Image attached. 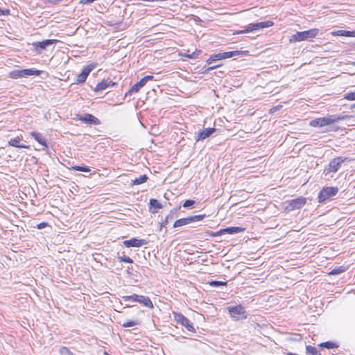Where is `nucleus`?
I'll return each mask as SVG.
<instances>
[{"instance_id": "obj_2", "label": "nucleus", "mask_w": 355, "mask_h": 355, "mask_svg": "<svg viewBox=\"0 0 355 355\" xmlns=\"http://www.w3.org/2000/svg\"><path fill=\"white\" fill-rule=\"evenodd\" d=\"M319 33L318 28H312L308 31L297 32L291 35L290 42H296L304 40H309L315 37Z\"/></svg>"}, {"instance_id": "obj_12", "label": "nucleus", "mask_w": 355, "mask_h": 355, "mask_svg": "<svg viewBox=\"0 0 355 355\" xmlns=\"http://www.w3.org/2000/svg\"><path fill=\"white\" fill-rule=\"evenodd\" d=\"M148 243L147 241L145 239H138L136 238H132L130 240H125L123 242V245H125L127 248L130 247H137L139 248L142 245H146Z\"/></svg>"}, {"instance_id": "obj_21", "label": "nucleus", "mask_w": 355, "mask_h": 355, "mask_svg": "<svg viewBox=\"0 0 355 355\" xmlns=\"http://www.w3.org/2000/svg\"><path fill=\"white\" fill-rule=\"evenodd\" d=\"M145 85H146V83H144V80H142V78H141L139 82H137V83H135L130 87L129 91L126 93V95L138 92L139 91V89L141 88H142Z\"/></svg>"}, {"instance_id": "obj_26", "label": "nucleus", "mask_w": 355, "mask_h": 355, "mask_svg": "<svg viewBox=\"0 0 355 355\" xmlns=\"http://www.w3.org/2000/svg\"><path fill=\"white\" fill-rule=\"evenodd\" d=\"M306 353L309 355H322L321 353L317 349L316 347L311 345L306 346Z\"/></svg>"}, {"instance_id": "obj_19", "label": "nucleus", "mask_w": 355, "mask_h": 355, "mask_svg": "<svg viewBox=\"0 0 355 355\" xmlns=\"http://www.w3.org/2000/svg\"><path fill=\"white\" fill-rule=\"evenodd\" d=\"M180 207L174 208L171 209L169 214L166 216L164 220H163L161 223V228L166 225L169 220H171L174 218V217L177 215L178 211Z\"/></svg>"}, {"instance_id": "obj_44", "label": "nucleus", "mask_w": 355, "mask_h": 355, "mask_svg": "<svg viewBox=\"0 0 355 355\" xmlns=\"http://www.w3.org/2000/svg\"><path fill=\"white\" fill-rule=\"evenodd\" d=\"M9 14H10V10H8V9L2 10L0 8V16L8 15Z\"/></svg>"}, {"instance_id": "obj_45", "label": "nucleus", "mask_w": 355, "mask_h": 355, "mask_svg": "<svg viewBox=\"0 0 355 355\" xmlns=\"http://www.w3.org/2000/svg\"><path fill=\"white\" fill-rule=\"evenodd\" d=\"M153 79V76H144L142 80H144V83L146 84V83L148 81V80H151Z\"/></svg>"}, {"instance_id": "obj_13", "label": "nucleus", "mask_w": 355, "mask_h": 355, "mask_svg": "<svg viewBox=\"0 0 355 355\" xmlns=\"http://www.w3.org/2000/svg\"><path fill=\"white\" fill-rule=\"evenodd\" d=\"M245 230V228L241 227H229L225 229H222L220 231L215 233L214 236H219L223 234H235L240 232H243Z\"/></svg>"}, {"instance_id": "obj_29", "label": "nucleus", "mask_w": 355, "mask_h": 355, "mask_svg": "<svg viewBox=\"0 0 355 355\" xmlns=\"http://www.w3.org/2000/svg\"><path fill=\"white\" fill-rule=\"evenodd\" d=\"M139 295L133 294L132 295H126L123 297V300L125 302H137L138 298H139Z\"/></svg>"}, {"instance_id": "obj_24", "label": "nucleus", "mask_w": 355, "mask_h": 355, "mask_svg": "<svg viewBox=\"0 0 355 355\" xmlns=\"http://www.w3.org/2000/svg\"><path fill=\"white\" fill-rule=\"evenodd\" d=\"M148 178L146 175H141L139 178H136L135 179L132 180V185H139L146 182L148 180Z\"/></svg>"}, {"instance_id": "obj_20", "label": "nucleus", "mask_w": 355, "mask_h": 355, "mask_svg": "<svg viewBox=\"0 0 355 355\" xmlns=\"http://www.w3.org/2000/svg\"><path fill=\"white\" fill-rule=\"evenodd\" d=\"M248 51H228V52H224L221 53V55L223 56V59H227L230 58L235 55H246Z\"/></svg>"}, {"instance_id": "obj_6", "label": "nucleus", "mask_w": 355, "mask_h": 355, "mask_svg": "<svg viewBox=\"0 0 355 355\" xmlns=\"http://www.w3.org/2000/svg\"><path fill=\"white\" fill-rule=\"evenodd\" d=\"M346 159V157H336L334 158L324 168L323 173L325 175H327L330 173H336L340 168L342 163H343Z\"/></svg>"}, {"instance_id": "obj_15", "label": "nucleus", "mask_w": 355, "mask_h": 355, "mask_svg": "<svg viewBox=\"0 0 355 355\" xmlns=\"http://www.w3.org/2000/svg\"><path fill=\"white\" fill-rule=\"evenodd\" d=\"M21 140H22V136L21 135L17 136V137H16L15 138H11L8 141V145L10 146L15 147V148H27V149H28L29 148V146L26 145L25 144L21 143Z\"/></svg>"}, {"instance_id": "obj_23", "label": "nucleus", "mask_w": 355, "mask_h": 355, "mask_svg": "<svg viewBox=\"0 0 355 355\" xmlns=\"http://www.w3.org/2000/svg\"><path fill=\"white\" fill-rule=\"evenodd\" d=\"M137 302L143 304L146 307L153 308V302L148 297L140 295L139 298L137 300Z\"/></svg>"}, {"instance_id": "obj_42", "label": "nucleus", "mask_w": 355, "mask_h": 355, "mask_svg": "<svg viewBox=\"0 0 355 355\" xmlns=\"http://www.w3.org/2000/svg\"><path fill=\"white\" fill-rule=\"evenodd\" d=\"M49 226V224L47 223H45V222H42V223H39L37 225V228L38 230H42L43 228H45L46 227Z\"/></svg>"}, {"instance_id": "obj_49", "label": "nucleus", "mask_w": 355, "mask_h": 355, "mask_svg": "<svg viewBox=\"0 0 355 355\" xmlns=\"http://www.w3.org/2000/svg\"><path fill=\"white\" fill-rule=\"evenodd\" d=\"M353 107H355V103L352 105Z\"/></svg>"}, {"instance_id": "obj_28", "label": "nucleus", "mask_w": 355, "mask_h": 355, "mask_svg": "<svg viewBox=\"0 0 355 355\" xmlns=\"http://www.w3.org/2000/svg\"><path fill=\"white\" fill-rule=\"evenodd\" d=\"M223 60V56L221 55V53H219L211 55L210 58L207 60V62L209 64H211L212 62H214L215 61H218V60Z\"/></svg>"}, {"instance_id": "obj_3", "label": "nucleus", "mask_w": 355, "mask_h": 355, "mask_svg": "<svg viewBox=\"0 0 355 355\" xmlns=\"http://www.w3.org/2000/svg\"><path fill=\"white\" fill-rule=\"evenodd\" d=\"M41 73V71L34 69H15L10 73V77L17 79L31 76H39Z\"/></svg>"}, {"instance_id": "obj_14", "label": "nucleus", "mask_w": 355, "mask_h": 355, "mask_svg": "<svg viewBox=\"0 0 355 355\" xmlns=\"http://www.w3.org/2000/svg\"><path fill=\"white\" fill-rule=\"evenodd\" d=\"M58 42V40H44L42 42L33 43V46L39 53H41V51L45 49L47 46L56 44Z\"/></svg>"}, {"instance_id": "obj_11", "label": "nucleus", "mask_w": 355, "mask_h": 355, "mask_svg": "<svg viewBox=\"0 0 355 355\" xmlns=\"http://www.w3.org/2000/svg\"><path fill=\"white\" fill-rule=\"evenodd\" d=\"M331 115L326 117H320L311 121L310 125L313 127H324L333 124Z\"/></svg>"}, {"instance_id": "obj_47", "label": "nucleus", "mask_w": 355, "mask_h": 355, "mask_svg": "<svg viewBox=\"0 0 355 355\" xmlns=\"http://www.w3.org/2000/svg\"><path fill=\"white\" fill-rule=\"evenodd\" d=\"M338 130V128H330L329 130L337 131Z\"/></svg>"}, {"instance_id": "obj_43", "label": "nucleus", "mask_w": 355, "mask_h": 355, "mask_svg": "<svg viewBox=\"0 0 355 355\" xmlns=\"http://www.w3.org/2000/svg\"><path fill=\"white\" fill-rule=\"evenodd\" d=\"M220 66V64H216V65H212L211 67H209L205 71L206 72H209L210 71H212L218 67H219Z\"/></svg>"}, {"instance_id": "obj_8", "label": "nucleus", "mask_w": 355, "mask_h": 355, "mask_svg": "<svg viewBox=\"0 0 355 355\" xmlns=\"http://www.w3.org/2000/svg\"><path fill=\"white\" fill-rule=\"evenodd\" d=\"M174 318L178 323L184 326L188 331H196L191 321L182 313H174Z\"/></svg>"}, {"instance_id": "obj_17", "label": "nucleus", "mask_w": 355, "mask_h": 355, "mask_svg": "<svg viewBox=\"0 0 355 355\" xmlns=\"http://www.w3.org/2000/svg\"><path fill=\"white\" fill-rule=\"evenodd\" d=\"M216 131V129L214 128H205L203 130L199 132L198 133V136L196 138V141H202L207 138H208L211 135H212Z\"/></svg>"}, {"instance_id": "obj_30", "label": "nucleus", "mask_w": 355, "mask_h": 355, "mask_svg": "<svg viewBox=\"0 0 355 355\" xmlns=\"http://www.w3.org/2000/svg\"><path fill=\"white\" fill-rule=\"evenodd\" d=\"M205 217V214L195 215V216H189V222L191 223L202 220Z\"/></svg>"}, {"instance_id": "obj_16", "label": "nucleus", "mask_w": 355, "mask_h": 355, "mask_svg": "<svg viewBox=\"0 0 355 355\" xmlns=\"http://www.w3.org/2000/svg\"><path fill=\"white\" fill-rule=\"evenodd\" d=\"M115 85H116V83H114L112 80H110L109 78L103 79L101 82L98 83L96 85V86L94 89V91L95 92L103 91V90H105L107 88L112 87Z\"/></svg>"}, {"instance_id": "obj_38", "label": "nucleus", "mask_w": 355, "mask_h": 355, "mask_svg": "<svg viewBox=\"0 0 355 355\" xmlns=\"http://www.w3.org/2000/svg\"><path fill=\"white\" fill-rule=\"evenodd\" d=\"M139 323L137 320L126 321L122 324L123 327H131L135 325H138Z\"/></svg>"}, {"instance_id": "obj_35", "label": "nucleus", "mask_w": 355, "mask_h": 355, "mask_svg": "<svg viewBox=\"0 0 355 355\" xmlns=\"http://www.w3.org/2000/svg\"><path fill=\"white\" fill-rule=\"evenodd\" d=\"M344 271H345V268L344 266H339L333 269L329 274L332 275H336L340 274Z\"/></svg>"}, {"instance_id": "obj_27", "label": "nucleus", "mask_w": 355, "mask_h": 355, "mask_svg": "<svg viewBox=\"0 0 355 355\" xmlns=\"http://www.w3.org/2000/svg\"><path fill=\"white\" fill-rule=\"evenodd\" d=\"M319 346L321 347H325L327 349H334V348L338 347V345L336 343H334L331 341H327V342L322 343L319 345Z\"/></svg>"}, {"instance_id": "obj_37", "label": "nucleus", "mask_w": 355, "mask_h": 355, "mask_svg": "<svg viewBox=\"0 0 355 355\" xmlns=\"http://www.w3.org/2000/svg\"><path fill=\"white\" fill-rule=\"evenodd\" d=\"M209 284L214 287L220 286H226L227 284V282H221V281H211L209 282Z\"/></svg>"}, {"instance_id": "obj_18", "label": "nucleus", "mask_w": 355, "mask_h": 355, "mask_svg": "<svg viewBox=\"0 0 355 355\" xmlns=\"http://www.w3.org/2000/svg\"><path fill=\"white\" fill-rule=\"evenodd\" d=\"M31 135L40 144L45 147V148H48V145L46 141L44 136L40 133L35 131L31 132Z\"/></svg>"}, {"instance_id": "obj_25", "label": "nucleus", "mask_w": 355, "mask_h": 355, "mask_svg": "<svg viewBox=\"0 0 355 355\" xmlns=\"http://www.w3.org/2000/svg\"><path fill=\"white\" fill-rule=\"evenodd\" d=\"M189 223H190V222H189V217L182 218L178 219L175 221V223L173 224V227H181L183 225H188Z\"/></svg>"}, {"instance_id": "obj_1", "label": "nucleus", "mask_w": 355, "mask_h": 355, "mask_svg": "<svg viewBox=\"0 0 355 355\" xmlns=\"http://www.w3.org/2000/svg\"><path fill=\"white\" fill-rule=\"evenodd\" d=\"M337 187H323L318 193V200L320 203H326L329 200H332L338 193Z\"/></svg>"}, {"instance_id": "obj_48", "label": "nucleus", "mask_w": 355, "mask_h": 355, "mask_svg": "<svg viewBox=\"0 0 355 355\" xmlns=\"http://www.w3.org/2000/svg\"><path fill=\"white\" fill-rule=\"evenodd\" d=\"M152 212H153V213H156V212H157V211H156V210H155V211H152Z\"/></svg>"}, {"instance_id": "obj_46", "label": "nucleus", "mask_w": 355, "mask_h": 355, "mask_svg": "<svg viewBox=\"0 0 355 355\" xmlns=\"http://www.w3.org/2000/svg\"><path fill=\"white\" fill-rule=\"evenodd\" d=\"M46 1L49 3H52V4H57L62 1L61 0H46Z\"/></svg>"}, {"instance_id": "obj_40", "label": "nucleus", "mask_w": 355, "mask_h": 355, "mask_svg": "<svg viewBox=\"0 0 355 355\" xmlns=\"http://www.w3.org/2000/svg\"><path fill=\"white\" fill-rule=\"evenodd\" d=\"M195 203H196V202L193 200H187L183 203V207L185 208H189V207H192Z\"/></svg>"}, {"instance_id": "obj_41", "label": "nucleus", "mask_w": 355, "mask_h": 355, "mask_svg": "<svg viewBox=\"0 0 355 355\" xmlns=\"http://www.w3.org/2000/svg\"><path fill=\"white\" fill-rule=\"evenodd\" d=\"M345 98L347 100H349V101H354L355 100V92L346 94Z\"/></svg>"}, {"instance_id": "obj_33", "label": "nucleus", "mask_w": 355, "mask_h": 355, "mask_svg": "<svg viewBox=\"0 0 355 355\" xmlns=\"http://www.w3.org/2000/svg\"><path fill=\"white\" fill-rule=\"evenodd\" d=\"M149 205L150 207H154L155 209H161L162 207V204L156 199H150L149 202Z\"/></svg>"}, {"instance_id": "obj_5", "label": "nucleus", "mask_w": 355, "mask_h": 355, "mask_svg": "<svg viewBox=\"0 0 355 355\" xmlns=\"http://www.w3.org/2000/svg\"><path fill=\"white\" fill-rule=\"evenodd\" d=\"M227 309L230 316L234 320H242L247 318L246 311L241 305L231 306Z\"/></svg>"}, {"instance_id": "obj_9", "label": "nucleus", "mask_w": 355, "mask_h": 355, "mask_svg": "<svg viewBox=\"0 0 355 355\" xmlns=\"http://www.w3.org/2000/svg\"><path fill=\"white\" fill-rule=\"evenodd\" d=\"M306 202V199L304 197H299L288 202L286 209L288 211H293L302 208Z\"/></svg>"}, {"instance_id": "obj_39", "label": "nucleus", "mask_w": 355, "mask_h": 355, "mask_svg": "<svg viewBox=\"0 0 355 355\" xmlns=\"http://www.w3.org/2000/svg\"><path fill=\"white\" fill-rule=\"evenodd\" d=\"M118 259L119 260L120 262H125V263H133V260L130 258L129 257H127V256H119L118 257Z\"/></svg>"}, {"instance_id": "obj_22", "label": "nucleus", "mask_w": 355, "mask_h": 355, "mask_svg": "<svg viewBox=\"0 0 355 355\" xmlns=\"http://www.w3.org/2000/svg\"><path fill=\"white\" fill-rule=\"evenodd\" d=\"M331 34L335 36L355 37V30L353 31L338 30L332 32Z\"/></svg>"}, {"instance_id": "obj_31", "label": "nucleus", "mask_w": 355, "mask_h": 355, "mask_svg": "<svg viewBox=\"0 0 355 355\" xmlns=\"http://www.w3.org/2000/svg\"><path fill=\"white\" fill-rule=\"evenodd\" d=\"M205 217V214L195 215V216H189V222L191 223L202 220Z\"/></svg>"}, {"instance_id": "obj_7", "label": "nucleus", "mask_w": 355, "mask_h": 355, "mask_svg": "<svg viewBox=\"0 0 355 355\" xmlns=\"http://www.w3.org/2000/svg\"><path fill=\"white\" fill-rule=\"evenodd\" d=\"M96 66H97L96 64L92 63V64H89L87 65L86 67H85L84 69H83L82 72L77 76L74 83H76V84L84 83L86 81L89 74L91 73V71L92 70H94L96 67Z\"/></svg>"}, {"instance_id": "obj_34", "label": "nucleus", "mask_w": 355, "mask_h": 355, "mask_svg": "<svg viewBox=\"0 0 355 355\" xmlns=\"http://www.w3.org/2000/svg\"><path fill=\"white\" fill-rule=\"evenodd\" d=\"M71 170L82 171V172H89L91 170L88 166H74L71 167Z\"/></svg>"}, {"instance_id": "obj_32", "label": "nucleus", "mask_w": 355, "mask_h": 355, "mask_svg": "<svg viewBox=\"0 0 355 355\" xmlns=\"http://www.w3.org/2000/svg\"><path fill=\"white\" fill-rule=\"evenodd\" d=\"M331 118H332V119H334L333 123H334L339 121H343V120L349 119L350 116L349 115H339V116L331 115Z\"/></svg>"}, {"instance_id": "obj_4", "label": "nucleus", "mask_w": 355, "mask_h": 355, "mask_svg": "<svg viewBox=\"0 0 355 355\" xmlns=\"http://www.w3.org/2000/svg\"><path fill=\"white\" fill-rule=\"evenodd\" d=\"M273 24H274V23L270 20L266 21L258 22V23H255V24H250L248 25V26L245 29L237 31L234 34L248 33L257 31L259 29L270 27V26H273Z\"/></svg>"}, {"instance_id": "obj_10", "label": "nucleus", "mask_w": 355, "mask_h": 355, "mask_svg": "<svg viewBox=\"0 0 355 355\" xmlns=\"http://www.w3.org/2000/svg\"><path fill=\"white\" fill-rule=\"evenodd\" d=\"M76 119L89 125H100L101 121L91 114H85L84 115H77Z\"/></svg>"}, {"instance_id": "obj_36", "label": "nucleus", "mask_w": 355, "mask_h": 355, "mask_svg": "<svg viewBox=\"0 0 355 355\" xmlns=\"http://www.w3.org/2000/svg\"><path fill=\"white\" fill-rule=\"evenodd\" d=\"M59 352L60 355H74L67 347H61Z\"/></svg>"}]
</instances>
